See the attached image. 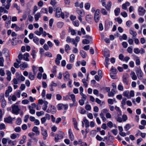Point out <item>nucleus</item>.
Listing matches in <instances>:
<instances>
[{
    "mask_svg": "<svg viewBox=\"0 0 146 146\" xmlns=\"http://www.w3.org/2000/svg\"><path fill=\"white\" fill-rule=\"evenodd\" d=\"M55 16L57 17H59L61 16L62 19L64 18V14L62 13L61 8L60 7H58L56 10Z\"/></svg>",
    "mask_w": 146,
    "mask_h": 146,
    "instance_id": "obj_1",
    "label": "nucleus"
},
{
    "mask_svg": "<svg viewBox=\"0 0 146 146\" xmlns=\"http://www.w3.org/2000/svg\"><path fill=\"white\" fill-rule=\"evenodd\" d=\"M12 113L13 114L18 115L19 113L20 109L17 105H14L12 106Z\"/></svg>",
    "mask_w": 146,
    "mask_h": 146,
    "instance_id": "obj_2",
    "label": "nucleus"
},
{
    "mask_svg": "<svg viewBox=\"0 0 146 146\" xmlns=\"http://www.w3.org/2000/svg\"><path fill=\"white\" fill-rule=\"evenodd\" d=\"M100 11L99 9H97L94 15V19L96 23L99 22L100 19Z\"/></svg>",
    "mask_w": 146,
    "mask_h": 146,
    "instance_id": "obj_3",
    "label": "nucleus"
},
{
    "mask_svg": "<svg viewBox=\"0 0 146 146\" xmlns=\"http://www.w3.org/2000/svg\"><path fill=\"white\" fill-rule=\"evenodd\" d=\"M138 78L141 80L143 78V74L141 69L138 68L136 71Z\"/></svg>",
    "mask_w": 146,
    "mask_h": 146,
    "instance_id": "obj_4",
    "label": "nucleus"
},
{
    "mask_svg": "<svg viewBox=\"0 0 146 146\" xmlns=\"http://www.w3.org/2000/svg\"><path fill=\"white\" fill-rule=\"evenodd\" d=\"M138 11L139 15H143L146 12V10L141 7H139V8Z\"/></svg>",
    "mask_w": 146,
    "mask_h": 146,
    "instance_id": "obj_5",
    "label": "nucleus"
},
{
    "mask_svg": "<svg viewBox=\"0 0 146 146\" xmlns=\"http://www.w3.org/2000/svg\"><path fill=\"white\" fill-rule=\"evenodd\" d=\"M123 83L126 85H128L129 79L128 76L127 75H123L122 77Z\"/></svg>",
    "mask_w": 146,
    "mask_h": 146,
    "instance_id": "obj_6",
    "label": "nucleus"
},
{
    "mask_svg": "<svg viewBox=\"0 0 146 146\" xmlns=\"http://www.w3.org/2000/svg\"><path fill=\"white\" fill-rule=\"evenodd\" d=\"M63 75L64 80L65 82L67 81L69 79H70V74L68 72H66L65 73H63Z\"/></svg>",
    "mask_w": 146,
    "mask_h": 146,
    "instance_id": "obj_7",
    "label": "nucleus"
},
{
    "mask_svg": "<svg viewBox=\"0 0 146 146\" xmlns=\"http://www.w3.org/2000/svg\"><path fill=\"white\" fill-rule=\"evenodd\" d=\"M76 11L79 16L83 17L85 15L84 12L82 10H80L79 9L77 8L76 10Z\"/></svg>",
    "mask_w": 146,
    "mask_h": 146,
    "instance_id": "obj_8",
    "label": "nucleus"
},
{
    "mask_svg": "<svg viewBox=\"0 0 146 146\" xmlns=\"http://www.w3.org/2000/svg\"><path fill=\"white\" fill-rule=\"evenodd\" d=\"M28 66L27 63L25 62H23L21 64L19 65V67L21 69L24 70L25 68H27Z\"/></svg>",
    "mask_w": 146,
    "mask_h": 146,
    "instance_id": "obj_9",
    "label": "nucleus"
},
{
    "mask_svg": "<svg viewBox=\"0 0 146 146\" xmlns=\"http://www.w3.org/2000/svg\"><path fill=\"white\" fill-rule=\"evenodd\" d=\"M32 131L36 133V135H38L40 134V132L38 130V128L36 126H35L32 129Z\"/></svg>",
    "mask_w": 146,
    "mask_h": 146,
    "instance_id": "obj_10",
    "label": "nucleus"
},
{
    "mask_svg": "<svg viewBox=\"0 0 146 146\" xmlns=\"http://www.w3.org/2000/svg\"><path fill=\"white\" fill-rule=\"evenodd\" d=\"M29 54L28 53H25L24 54L23 59L24 60L27 61H29V60L28 58L29 57Z\"/></svg>",
    "mask_w": 146,
    "mask_h": 146,
    "instance_id": "obj_11",
    "label": "nucleus"
},
{
    "mask_svg": "<svg viewBox=\"0 0 146 146\" xmlns=\"http://www.w3.org/2000/svg\"><path fill=\"white\" fill-rule=\"evenodd\" d=\"M57 86V84L54 83L53 82H52L51 83V84L50 85V90L51 91H54V89L53 88V87H56Z\"/></svg>",
    "mask_w": 146,
    "mask_h": 146,
    "instance_id": "obj_12",
    "label": "nucleus"
},
{
    "mask_svg": "<svg viewBox=\"0 0 146 146\" xmlns=\"http://www.w3.org/2000/svg\"><path fill=\"white\" fill-rule=\"evenodd\" d=\"M41 133L42 135L43 136V139L44 140H45L46 139V137L48 136V135L47 133V131L46 130H44V131L42 132H41Z\"/></svg>",
    "mask_w": 146,
    "mask_h": 146,
    "instance_id": "obj_13",
    "label": "nucleus"
},
{
    "mask_svg": "<svg viewBox=\"0 0 146 146\" xmlns=\"http://www.w3.org/2000/svg\"><path fill=\"white\" fill-rule=\"evenodd\" d=\"M29 109V110L30 113L32 114H34L35 113V111L33 109V107H32L30 105L28 106Z\"/></svg>",
    "mask_w": 146,
    "mask_h": 146,
    "instance_id": "obj_14",
    "label": "nucleus"
},
{
    "mask_svg": "<svg viewBox=\"0 0 146 146\" xmlns=\"http://www.w3.org/2000/svg\"><path fill=\"white\" fill-rule=\"evenodd\" d=\"M129 94V91L126 90L124 91L123 93V95L125 97H126L128 99H130Z\"/></svg>",
    "mask_w": 146,
    "mask_h": 146,
    "instance_id": "obj_15",
    "label": "nucleus"
},
{
    "mask_svg": "<svg viewBox=\"0 0 146 146\" xmlns=\"http://www.w3.org/2000/svg\"><path fill=\"white\" fill-rule=\"evenodd\" d=\"M41 13H37L35 15L34 17L36 21H37L38 20L39 18L41 17Z\"/></svg>",
    "mask_w": 146,
    "mask_h": 146,
    "instance_id": "obj_16",
    "label": "nucleus"
},
{
    "mask_svg": "<svg viewBox=\"0 0 146 146\" xmlns=\"http://www.w3.org/2000/svg\"><path fill=\"white\" fill-rule=\"evenodd\" d=\"M129 5L130 3L129 2H126L125 3H124L122 5V8L124 10H126L127 9V6H128Z\"/></svg>",
    "mask_w": 146,
    "mask_h": 146,
    "instance_id": "obj_17",
    "label": "nucleus"
},
{
    "mask_svg": "<svg viewBox=\"0 0 146 146\" xmlns=\"http://www.w3.org/2000/svg\"><path fill=\"white\" fill-rule=\"evenodd\" d=\"M80 54L82 57L83 58H85L87 54L86 52L83 50H81L80 51Z\"/></svg>",
    "mask_w": 146,
    "mask_h": 146,
    "instance_id": "obj_18",
    "label": "nucleus"
},
{
    "mask_svg": "<svg viewBox=\"0 0 146 146\" xmlns=\"http://www.w3.org/2000/svg\"><path fill=\"white\" fill-rule=\"evenodd\" d=\"M132 79L133 80H136L137 78V76L135 74V73L133 72H131L130 74Z\"/></svg>",
    "mask_w": 146,
    "mask_h": 146,
    "instance_id": "obj_19",
    "label": "nucleus"
},
{
    "mask_svg": "<svg viewBox=\"0 0 146 146\" xmlns=\"http://www.w3.org/2000/svg\"><path fill=\"white\" fill-rule=\"evenodd\" d=\"M29 78L31 80H34L35 78V74H33V73L32 72H30L29 73Z\"/></svg>",
    "mask_w": 146,
    "mask_h": 146,
    "instance_id": "obj_20",
    "label": "nucleus"
},
{
    "mask_svg": "<svg viewBox=\"0 0 146 146\" xmlns=\"http://www.w3.org/2000/svg\"><path fill=\"white\" fill-rule=\"evenodd\" d=\"M4 121L8 123H11L12 121V119L11 117H8L5 119Z\"/></svg>",
    "mask_w": 146,
    "mask_h": 146,
    "instance_id": "obj_21",
    "label": "nucleus"
},
{
    "mask_svg": "<svg viewBox=\"0 0 146 146\" xmlns=\"http://www.w3.org/2000/svg\"><path fill=\"white\" fill-rule=\"evenodd\" d=\"M12 0H7V4L5 6V8L7 9H9V7L11 5L10 2Z\"/></svg>",
    "mask_w": 146,
    "mask_h": 146,
    "instance_id": "obj_22",
    "label": "nucleus"
},
{
    "mask_svg": "<svg viewBox=\"0 0 146 146\" xmlns=\"http://www.w3.org/2000/svg\"><path fill=\"white\" fill-rule=\"evenodd\" d=\"M44 105L43 106L42 109L43 110L45 111L46 110L47 108L48 102L46 101H44Z\"/></svg>",
    "mask_w": 146,
    "mask_h": 146,
    "instance_id": "obj_23",
    "label": "nucleus"
},
{
    "mask_svg": "<svg viewBox=\"0 0 146 146\" xmlns=\"http://www.w3.org/2000/svg\"><path fill=\"white\" fill-rule=\"evenodd\" d=\"M7 105V102L3 98L2 99L1 102V107L3 108L5 107Z\"/></svg>",
    "mask_w": 146,
    "mask_h": 146,
    "instance_id": "obj_24",
    "label": "nucleus"
},
{
    "mask_svg": "<svg viewBox=\"0 0 146 146\" xmlns=\"http://www.w3.org/2000/svg\"><path fill=\"white\" fill-rule=\"evenodd\" d=\"M32 70L33 72V74H35V75H36L37 74L38 70L37 68L34 65H33V66Z\"/></svg>",
    "mask_w": 146,
    "mask_h": 146,
    "instance_id": "obj_25",
    "label": "nucleus"
},
{
    "mask_svg": "<svg viewBox=\"0 0 146 146\" xmlns=\"http://www.w3.org/2000/svg\"><path fill=\"white\" fill-rule=\"evenodd\" d=\"M129 33L133 36V37H135L137 35V33L136 31H134L132 30H129Z\"/></svg>",
    "mask_w": 146,
    "mask_h": 146,
    "instance_id": "obj_26",
    "label": "nucleus"
},
{
    "mask_svg": "<svg viewBox=\"0 0 146 146\" xmlns=\"http://www.w3.org/2000/svg\"><path fill=\"white\" fill-rule=\"evenodd\" d=\"M50 112L52 114H54L56 113V108L54 106H51V109L50 110Z\"/></svg>",
    "mask_w": 146,
    "mask_h": 146,
    "instance_id": "obj_27",
    "label": "nucleus"
},
{
    "mask_svg": "<svg viewBox=\"0 0 146 146\" xmlns=\"http://www.w3.org/2000/svg\"><path fill=\"white\" fill-rule=\"evenodd\" d=\"M83 121L85 123L86 127L87 128L89 126V122L88 121L87 119H84Z\"/></svg>",
    "mask_w": 146,
    "mask_h": 146,
    "instance_id": "obj_28",
    "label": "nucleus"
},
{
    "mask_svg": "<svg viewBox=\"0 0 146 146\" xmlns=\"http://www.w3.org/2000/svg\"><path fill=\"white\" fill-rule=\"evenodd\" d=\"M111 1H108L107 4V6L106 7V8L107 10L108 11H109L110 10V8L111 7Z\"/></svg>",
    "mask_w": 146,
    "mask_h": 146,
    "instance_id": "obj_29",
    "label": "nucleus"
},
{
    "mask_svg": "<svg viewBox=\"0 0 146 146\" xmlns=\"http://www.w3.org/2000/svg\"><path fill=\"white\" fill-rule=\"evenodd\" d=\"M120 12V9L119 8L116 9L114 10L115 15L116 16H118Z\"/></svg>",
    "mask_w": 146,
    "mask_h": 146,
    "instance_id": "obj_30",
    "label": "nucleus"
},
{
    "mask_svg": "<svg viewBox=\"0 0 146 146\" xmlns=\"http://www.w3.org/2000/svg\"><path fill=\"white\" fill-rule=\"evenodd\" d=\"M70 96L72 100L74 103V104H75L76 99L74 95V94H71L70 95Z\"/></svg>",
    "mask_w": 146,
    "mask_h": 146,
    "instance_id": "obj_31",
    "label": "nucleus"
},
{
    "mask_svg": "<svg viewBox=\"0 0 146 146\" xmlns=\"http://www.w3.org/2000/svg\"><path fill=\"white\" fill-rule=\"evenodd\" d=\"M115 93V92L114 90L112 89L111 91L108 94L109 96H113Z\"/></svg>",
    "mask_w": 146,
    "mask_h": 146,
    "instance_id": "obj_32",
    "label": "nucleus"
},
{
    "mask_svg": "<svg viewBox=\"0 0 146 146\" xmlns=\"http://www.w3.org/2000/svg\"><path fill=\"white\" fill-rule=\"evenodd\" d=\"M74 54H71L70 56V62L72 63L74 62Z\"/></svg>",
    "mask_w": 146,
    "mask_h": 146,
    "instance_id": "obj_33",
    "label": "nucleus"
},
{
    "mask_svg": "<svg viewBox=\"0 0 146 146\" xmlns=\"http://www.w3.org/2000/svg\"><path fill=\"white\" fill-rule=\"evenodd\" d=\"M82 43L84 44H88L90 43V40L88 39H84L82 41Z\"/></svg>",
    "mask_w": 146,
    "mask_h": 146,
    "instance_id": "obj_34",
    "label": "nucleus"
},
{
    "mask_svg": "<svg viewBox=\"0 0 146 146\" xmlns=\"http://www.w3.org/2000/svg\"><path fill=\"white\" fill-rule=\"evenodd\" d=\"M110 75L111 77L113 79H117V78L116 77L115 73H111L110 74Z\"/></svg>",
    "mask_w": 146,
    "mask_h": 146,
    "instance_id": "obj_35",
    "label": "nucleus"
},
{
    "mask_svg": "<svg viewBox=\"0 0 146 146\" xmlns=\"http://www.w3.org/2000/svg\"><path fill=\"white\" fill-rule=\"evenodd\" d=\"M39 39L37 37L35 36L34 37L33 41L36 44H39L38 41Z\"/></svg>",
    "mask_w": 146,
    "mask_h": 146,
    "instance_id": "obj_36",
    "label": "nucleus"
},
{
    "mask_svg": "<svg viewBox=\"0 0 146 146\" xmlns=\"http://www.w3.org/2000/svg\"><path fill=\"white\" fill-rule=\"evenodd\" d=\"M4 59L3 57H0V66H4L3 62Z\"/></svg>",
    "mask_w": 146,
    "mask_h": 146,
    "instance_id": "obj_37",
    "label": "nucleus"
},
{
    "mask_svg": "<svg viewBox=\"0 0 146 146\" xmlns=\"http://www.w3.org/2000/svg\"><path fill=\"white\" fill-rule=\"evenodd\" d=\"M90 7V3H88L85 4L84 7L85 8L86 10H88L89 9Z\"/></svg>",
    "mask_w": 146,
    "mask_h": 146,
    "instance_id": "obj_38",
    "label": "nucleus"
},
{
    "mask_svg": "<svg viewBox=\"0 0 146 146\" xmlns=\"http://www.w3.org/2000/svg\"><path fill=\"white\" fill-rule=\"evenodd\" d=\"M57 2L55 0H51L50 2V4L53 6V7H56V5Z\"/></svg>",
    "mask_w": 146,
    "mask_h": 146,
    "instance_id": "obj_39",
    "label": "nucleus"
},
{
    "mask_svg": "<svg viewBox=\"0 0 146 146\" xmlns=\"http://www.w3.org/2000/svg\"><path fill=\"white\" fill-rule=\"evenodd\" d=\"M5 74L4 72V69L3 68H1L0 69V75L1 76H4Z\"/></svg>",
    "mask_w": 146,
    "mask_h": 146,
    "instance_id": "obj_40",
    "label": "nucleus"
},
{
    "mask_svg": "<svg viewBox=\"0 0 146 146\" xmlns=\"http://www.w3.org/2000/svg\"><path fill=\"white\" fill-rule=\"evenodd\" d=\"M101 13L104 15H107L108 13L105 9L102 8L101 9Z\"/></svg>",
    "mask_w": 146,
    "mask_h": 146,
    "instance_id": "obj_41",
    "label": "nucleus"
},
{
    "mask_svg": "<svg viewBox=\"0 0 146 146\" xmlns=\"http://www.w3.org/2000/svg\"><path fill=\"white\" fill-rule=\"evenodd\" d=\"M74 39L71 38H70V37L68 36L67 38L66 41L68 43L71 42H72V41H74Z\"/></svg>",
    "mask_w": 146,
    "mask_h": 146,
    "instance_id": "obj_42",
    "label": "nucleus"
},
{
    "mask_svg": "<svg viewBox=\"0 0 146 146\" xmlns=\"http://www.w3.org/2000/svg\"><path fill=\"white\" fill-rule=\"evenodd\" d=\"M74 25L76 27H78L79 25V22L78 20H76L73 22Z\"/></svg>",
    "mask_w": 146,
    "mask_h": 146,
    "instance_id": "obj_43",
    "label": "nucleus"
},
{
    "mask_svg": "<svg viewBox=\"0 0 146 146\" xmlns=\"http://www.w3.org/2000/svg\"><path fill=\"white\" fill-rule=\"evenodd\" d=\"M133 51L136 54H138L140 52V50L138 48H135L133 50Z\"/></svg>",
    "mask_w": 146,
    "mask_h": 146,
    "instance_id": "obj_44",
    "label": "nucleus"
},
{
    "mask_svg": "<svg viewBox=\"0 0 146 146\" xmlns=\"http://www.w3.org/2000/svg\"><path fill=\"white\" fill-rule=\"evenodd\" d=\"M109 59L107 57H106L105 58V62L106 63V64L105 65L108 68V66L109 65L108 62L109 61Z\"/></svg>",
    "mask_w": 146,
    "mask_h": 146,
    "instance_id": "obj_45",
    "label": "nucleus"
},
{
    "mask_svg": "<svg viewBox=\"0 0 146 146\" xmlns=\"http://www.w3.org/2000/svg\"><path fill=\"white\" fill-rule=\"evenodd\" d=\"M63 25V23L62 22H58L57 23L58 27L59 28H61Z\"/></svg>",
    "mask_w": 146,
    "mask_h": 146,
    "instance_id": "obj_46",
    "label": "nucleus"
},
{
    "mask_svg": "<svg viewBox=\"0 0 146 146\" xmlns=\"http://www.w3.org/2000/svg\"><path fill=\"white\" fill-rule=\"evenodd\" d=\"M58 109L59 110H60L63 108V104H59L57 106Z\"/></svg>",
    "mask_w": 146,
    "mask_h": 146,
    "instance_id": "obj_47",
    "label": "nucleus"
},
{
    "mask_svg": "<svg viewBox=\"0 0 146 146\" xmlns=\"http://www.w3.org/2000/svg\"><path fill=\"white\" fill-rule=\"evenodd\" d=\"M69 29L72 35H74L76 34V32L75 30L71 29L70 28H69Z\"/></svg>",
    "mask_w": 146,
    "mask_h": 146,
    "instance_id": "obj_48",
    "label": "nucleus"
},
{
    "mask_svg": "<svg viewBox=\"0 0 146 146\" xmlns=\"http://www.w3.org/2000/svg\"><path fill=\"white\" fill-rule=\"evenodd\" d=\"M115 20L118 23L120 24H121L122 22V19L119 17L115 18Z\"/></svg>",
    "mask_w": 146,
    "mask_h": 146,
    "instance_id": "obj_49",
    "label": "nucleus"
},
{
    "mask_svg": "<svg viewBox=\"0 0 146 146\" xmlns=\"http://www.w3.org/2000/svg\"><path fill=\"white\" fill-rule=\"evenodd\" d=\"M44 56H47L49 57H52V54L51 53L48 52H46L45 53Z\"/></svg>",
    "mask_w": 146,
    "mask_h": 146,
    "instance_id": "obj_50",
    "label": "nucleus"
},
{
    "mask_svg": "<svg viewBox=\"0 0 146 146\" xmlns=\"http://www.w3.org/2000/svg\"><path fill=\"white\" fill-rule=\"evenodd\" d=\"M131 127V126L129 124H127L124 127L125 131H127L129 130Z\"/></svg>",
    "mask_w": 146,
    "mask_h": 146,
    "instance_id": "obj_51",
    "label": "nucleus"
},
{
    "mask_svg": "<svg viewBox=\"0 0 146 146\" xmlns=\"http://www.w3.org/2000/svg\"><path fill=\"white\" fill-rule=\"evenodd\" d=\"M82 37L86 38L90 40H92V37L89 35H86L85 36H83Z\"/></svg>",
    "mask_w": 146,
    "mask_h": 146,
    "instance_id": "obj_52",
    "label": "nucleus"
},
{
    "mask_svg": "<svg viewBox=\"0 0 146 146\" xmlns=\"http://www.w3.org/2000/svg\"><path fill=\"white\" fill-rule=\"evenodd\" d=\"M93 18V16L90 15H88L86 17V19L88 21H90V19H91Z\"/></svg>",
    "mask_w": 146,
    "mask_h": 146,
    "instance_id": "obj_53",
    "label": "nucleus"
},
{
    "mask_svg": "<svg viewBox=\"0 0 146 146\" xmlns=\"http://www.w3.org/2000/svg\"><path fill=\"white\" fill-rule=\"evenodd\" d=\"M41 13H45L46 14H48L47 9L46 8H42L41 11Z\"/></svg>",
    "mask_w": 146,
    "mask_h": 146,
    "instance_id": "obj_54",
    "label": "nucleus"
},
{
    "mask_svg": "<svg viewBox=\"0 0 146 146\" xmlns=\"http://www.w3.org/2000/svg\"><path fill=\"white\" fill-rule=\"evenodd\" d=\"M82 81L83 83L84 84V86L86 88L87 87L88 84L86 82V80L85 79H83Z\"/></svg>",
    "mask_w": 146,
    "mask_h": 146,
    "instance_id": "obj_55",
    "label": "nucleus"
},
{
    "mask_svg": "<svg viewBox=\"0 0 146 146\" xmlns=\"http://www.w3.org/2000/svg\"><path fill=\"white\" fill-rule=\"evenodd\" d=\"M134 96V92L133 90H131L130 91L129 93V96L130 97V99L131 98V97H133Z\"/></svg>",
    "mask_w": 146,
    "mask_h": 146,
    "instance_id": "obj_56",
    "label": "nucleus"
},
{
    "mask_svg": "<svg viewBox=\"0 0 146 146\" xmlns=\"http://www.w3.org/2000/svg\"><path fill=\"white\" fill-rule=\"evenodd\" d=\"M69 138L72 141H73L74 139V136L73 133L69 134Z\"/></svg>",
    "mask_w": 146,
    "mask_h": 146,
    "instance_id": "obj_57",
    "label": "nucleus"
},
{
    "mask_svg": "<svg viewBox=\"0 0 146 146\" xmlns=\"http://www.w3.org/2000/svg\"><path fill=\"white\" fill-rule=\"evenodd\" d=\"M80 95L82 96V100H84V101H86L87 96H86V95L84 94L83 93V94H80Z\"/></svg>",
    "mask_w": 146,
    "mask_h": 146,
    "instance_id": "obj_58",
    "label": "nucleus"
},
{
    "mask_svg": "<svg viewBox=\"0 0 146 146\" xmlns=\"http://www.w3.org/2000/svg\"><path fill=\"white\" fill-rule=\"evenodd\" d=\"M7 140L6 138H3L2 139V143L5 146L6 145Z\"/></svg>",
    "mask_w": 146,
    "mask_h": 146,
    "instance_id": "obj_59",
    "label": "nucleus"
},
{
    "mask_svg": "<svg viewBox=\"0 0 146 146\" xmlns=\"http://www.w3.org/2000/svg\"><path fill=\"white\" fill-rule=\"evenodd\" d=\"M107 125L108 127H109L110 128H111L113 126V124L112 122L111 121H109L107 123Z\"/></svg>",
    "mask_w": 146,
    "mask_h": 146,
    "instance_id": "obj_60",
    "label": "nucleus"
},
{
    "mask_svg": "<svg viewBox=\"0 0 146 146\" xmlns=\"http://www.w3.org/2000/svg\"><path fill=\"white\" fill-rule=\"evenodd\" d=\"M18 79L20 80L21 81H24L25 80V78L23 75H21Z\"/></svg>",
    "mask_w": 146,
    "mask_h": 146,
    "instance_id": "obj_61",
    "label": "nucleus"
},
{
    "mask_svg": "<svg viewBox=\"0 0 146 146\" xmlns=\"http://www.w3.org/2000/svg\"><path fill=\"white\" fill-rule=\"evenodd\" d=\"M29 117V116L28 115H26L25 116L24 119V121L26 123L27 122L28 119Z\"/></svg>",
    "mask_w": 146,
    "mask_h": 146,
    "instance_id": "obj_62",
    "label": "nucleus"
},
{
    "mask_svg": "<svg viewBox=\"0 0 146 146\" xmlns=\"http://www.w3.org/2000/svg\"><path fill=\"white\" fill-rule=\"evenodd\" d=\"M21 120L20 118H18L16 121L17 124V125H19L21 123Z\"/></svg>",
    "mask_w": 146,
    "mask_h": 146,
    "instance_id": "obj_63",
    "label": "nucleus"
},
{
    "mask_svg": "<svg viewBox=\"0 0 146 146\" xmlns=\"http://www.w3.org/2000/svg\"><path fill=\"white\" fill-rule=\"evenodd\" d=\"M73 65L72 64H68L66 65L67 68L69 70L71 69Z\"/></svg>",
    "mask_w": 146,
    "mask_h": 146,
    "instance_id": "obj_64",
    "label": "nucleus"
}]
</instances>
